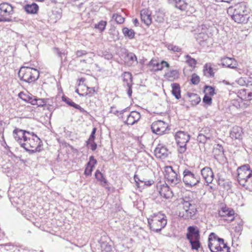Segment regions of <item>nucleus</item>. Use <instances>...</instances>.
<instances>
[{
	"label": "nucleus",
	"mask_w": 252,
	"mask_h": 252,
	"mask_svg": "<svg viewBox=\"0 0 252 252\" xmlns=\"http://www.w3.org/2000/svg\"><path fill=\"white\" fill-rule=\"evenodd\" d=\"M242 101L241 102L238 100L234 99L232 101V104L237 108H240L242 107Z\"/></svg>",
	"instance_id": "obj_54"
},
{
	"label": "nucleus",
	"mask_w": 252,
	"mask_h": 252,
	"mask_svg": "<svg viewBox=\"0 0 252 252\" xmlns=\"http://www.w3.org/2000/svg\"><path fill=\"white\" fill-rule=\"evenodd\" d=\"M0 11L2 16H10L14 13L13 7L7 2H3L0 4Z\"/></svg>",
	"instance_id": "obj_17"
},
{
	"label": "nucleus",
	"mask_w": 252,
	"mask_h": 252,
	"mask_svg": "<svg viewBox=\"0 0 252 252\" xmlns=\"http://www.w3.org/2000/svg\"><path fill=\"white\" fill-rule=\"evenodd\" d=\"M183 210L180 212L179 216L185 220L192 219L195 215L197 209L194 201L189 197H185L181 201Z\"/></svg>",
	"instance_id": "obj_2"
},
{
	"label": "nucleus",
	"mask_w": 252,
	"mask_h": 252,
	"mask_svg": "<svg viewBox=\"0 0 252 252\" xmlns=\"http://www.w3.org/2000/svg\"><path fill=\"white\" fill-rule=\"evenodd\" d=\"M205 91L206 92V94L210 95H213L215 94V89L211 86H206L205 87Z\"/></svg>",
	"instance_id": "obj_45"
},
{
	"label": "nucleus",
	"mask_w": 252,
	"mask_h": 252,
	"mask_svg": "<svg viewBox=\"0 0 252 252\" xmlns=\"http://www.w3.org/2000/svg\"><path fill=\"white\" fill-rule=\"evenodd\" d=\"M175 139L178 146V152L184 153L186 151V145L190 139L189 135L186 132L179 131L175 134Z\"/></svg>",
	"instance_id": "obj_11"
},
{
	"label": "nucleus",
	"mask_w": 252,
	"mask_h": 252,
	"mask_svg": "<svg viewBox=\"0 0 252 252\" xmlns=\"http://www.w3.org/2000/svg\"><path fill=\"white\" fill-rule=\"evenodd\" d=\"M245 100H251L252 99V92L249 91L247 93V96L245 97Z\"/></svg>",
	"instance_id": "obj_62"
},
{
	"label": "nucleus",
	"mask_w": 252,
	"mask_h": 252,
	"mask_svg": "<svg viewBox=\"0 0 252 252\" xmlns=\"http://www.w3.org/2000/svg\"><path fill=\"white\" fill-rule=\"evenodd\" d=\"M204 74L207 77H212L214 76V72L210 64H206L204 67Z\"/></svg>",
	"instance_id": "obj_32"
},
{
	"label": "nucleus",
	"mask_w": 252,
	"mask_h": 252,
	"mask_svg": "<svg viewBox=\"0 0 252 252\" xmlns=\"http://www.w3.org/2000/svg\"><path fill=\"white\" fill-rule=\"evenodd\" d=\"M248 92L249 90L246 89H241L239 91V94L241 95L240 101H242L243 100H245V97L247 96Z\"/></svg>",
	"instance_id": "obj_47"
},
{
	"label": "nucleus",
	"mask_w": 252,
	"mask_h": 252,
	"mask_svg": "<svg viewBox=\"0 0 252 252\" xmlns=\"http://www.w3.org/2000/svg\"><path fill=\"white\" fill-rule=\"evenodd\" d=\"M220 61L221 64L223 67L230 68H236L238 65L236 61L233 58L225 57L222 58Z\"/></svg>",
	"instance_id": "obj_18"
},
{
	"label": "nucleus",
	"mask_w": 252,
	"mask_h": 252,
	"mask_svg": "<svg viewBox=\"0 0 252 252\" xmlns=\"http://www.w3.org/2000/svg\"><path fill=\"white\" fill-rule=\"evenodd\" d=\"M94 139H95V135L91 134L89 139L86 142L87 145H89V142H94Z\"/></svg>",
	"instance_id": "obj_64"
},
{
	"label": "nucleus",
	"mask_w": 252,
	"mask_h": 252,
	"mask_svg": "<svg viewBox=\"0 0 252 252\" xmlns=\"http://www.w3.org/2000/svg\"><path fill=\"white\" fill-rule=\"evenodd\" d=\"M203 101L206 104L210 105L212 103V98L210 96L205 94L203 98Z\"/></svg>",
	"instance_id": "obj_51"
},
{
	"label": "nucleus",
	"mask_w": 252,
	"mask_h": 252,
	"mask_svg": "<svg viewBox=\"0 0 252 252\" xmlns=\"http://www.w3.org/2000/svg\"><path fill=\"white\" fill-rule=\"evenodd\" d=\"M95 177L98 181H100L103 184V186L107 184V180L104 178L103 174L99 170H97L95 172Z\"/></svg>",
	"instance_id": "obj_37"
},
{
	"label": "nucleus",
	"mask_w": 252,
	"mask_h": 252,
	"mask_svg": "<svg viewBox=\"0 0 252 252\" xmlns=\"http://www.w3.org/2000/svg\"><path fill=\"white\" fill-rule=\"evenodd\" d=\"M112 18L115 19V21L118 24H122L124 22L125 19L121 15L117 13L114 14L112 16Z\"/></svg>",
	"instance_id": "obj_41"
},
{
	"label": "nucleus",
	"mask_w": 252,
	"mask_h": 252,
	"mask_svg": "<svg viewBox=\"0 0 252 252\" xmlns=\"http://www.w3.org/2000/svg\"><path fill=\"white\" fill-rule=\"evenodd\" d=\"M54 52L58 55L59 57L61 58V60L62 62V58L63 56H65L67 54V52H65V51H61L60 50V49L58 48H54Z\"/></svg>",
	"instance_id": "obj_43"
},
{
	"label": "nucleus",
	"mask_w": 252,
	"mask_h": 252,
	"mask_svg": "<svg viewBox=\"0 0 252 252\" xmlns=\"http://www.w3.org/2000/svg\"><path fill=\"white\" fill-rule=\"evenodd\" d=\"M243 225V222L242 220H240V222H238L237 225L234 228V230L236 232L238 233H240L242 230V226Z\"/></svg>",
	"instance_id": "obj_48"
},
{
	"label": "nucleus",
	"mask_w": 252,
	"mask_h": 252,
	"mask_svg": "<svg viewBox=\"0 0 252 252\" xmlns=\"http://www.w3.org/2000/svg\"><path fill=\"white\" fill-rule=\"evenodd\" d=\"M123 81L126 83L127 86L131 85L132 75L130 72H125L123 74Z\"/></svg>",
	"instance_id": "obj_33"
},
{
	"label": "nucleus",
	"mask_w": 252,
	"mask_h": 252,
	"mask_svg": "<svg viewBox=\"0 0 252 252\" xmlns=\"http://www.w3.org/2000/svg\"><path fill=\"white\" fill-rule=\"evenodd\" d=\"M96 160L95 159H94V157L93 156H91L90 157V161L89 162L87 163L88 165H93V166L94 165V164H96Z\"/></svg>",
	"instance_id": "obj_59"
},
{
	"label": "nucleus",
	"mask_w": 252,
	"mask_h": 252,
	"mask_svg": "<svg viewBox=\"0 0 252 252\" xmlns=\"http://www.w3.org/2000/svg\"><path fill=\"white\" fill-rule=\"evenodd\" d=\"M89 145H87V146L90 147V149L92 151H94L97 148L96 144L94 142H89Z\"/></svg>",
	"instance_id": "obj_57"
},
{
	"label": "nucleus",
	"mask_w": 252,
	"mask_h": 252,
	"mask_svg": "<svg viewBox=\"0 0 252 252\" xmlns=\"http://www.w3.org/2000/svg\"><path fill=\"white\" fill-rule=\"evenodd\" d=\"M46 101L44 99L38 98L36 96L35 98L33 105H36L38 107L43 106L46 105Z\"/></svg>",
	"instance_id": "obj_40"
},
{
	"label": "nucleus",
	"mask_w": 252,
	"mask_h": 252,
	"mask_svg": "<svg viewBox=\"0 0 252 252\" xmlns=\"http://www.w3.org/2000/svg\"><path fill=\"white\" fill-rule=\"evenodd\" d=\"M237 181L240 186L244 185L250 177H252V170L249 165L239 167L237 170Z\"/></svg>",
	"instance_id": "obj_10"
},
{
	"label": "nucleus",
	"mask_w": 252,
	"mask_h": 252,
	"mask_svg": "<svg viewBox=\"0 0 252 252\" xmlns=\"http://www.w3.org/2000/svg\"><path fill=\"white\" fill-rule=\"evenodd\" d=\"M234 211L226 205L222 206L221 209L219 211V215L220 217H232L229 220L230 221L234 220L235 218L233 217L234 215Z\"/></svg>",
	"instance_id": "obj_16"
},
{
	"label": "nucleus",
	"mask_w": 252,
	"mask_h": 252,
	"mask_svg": "<svg viewBox=\"0 0 252 252\" xmlns=\"http://www.w3.org/2000/svg\"><path fill=\"white\" fill-rule=\"evenodd\" d=\"M190 81L194 85H197L200 82V78L196 74L194 73L192 75Z\"/></svg>",
	"instance_id": "obj_44"
},
{
	"label": "nucleus",
	"mask_w": 252,
	"mask_h": 252,
	"mask_svg": "<svg viewBox=\"0 0 252 252\" xmlns=\"http://www.w3.org/2000/svg\"><path fill=\"white\" fill-rule=\"evenodd\" d=\"M93 167V165H88L87 164V166L86 167L84 171L85 174L88 176L91 175L92 174Z\"/></svg>",
	"instance_id": "obj_49"
},
{
	"label": "nucleus",
	"mask_w": 252,
	"mask_h": 252,
	"mask_svg": "<svg viewBox=\"0 0 252 252\" xmlns=\"http://www.w3.org/2000/svg\"><path fill=\"white\" fill-rule=\"evenodd\" d=\"M28 132L26 130L21 129L19 128H15L13 131V136L15 140L18 142L21 146L23 144L25 141L27 139Z\"/></svg>",
	"instance_id": "obj_13"
},
{
	"label": "nucleus",
	"mask_w": 252,
	"mask_h": 252,
	"mask_svg": "<svg viewBox=\"0 0 252 252\" xmlns=\"http://www.w3.org/2000/svg\"><path fill=\"white\" fill-rule=\"evenodd\" d=\"M124 61L127 66H131L137 63V59L133 53L127 52L124 57Z\"/></svg>",
	"instance_id": "obj_22"
},
{
	"label": "nucleus",
	"mask_w": 252,
	"mask_h": 252,
	"mask_svg": "<svg viewBox=\"0 0 252 252\" xmlns=\"http://www.w3.org/2000/svg\"><path fill=\"white\" fill-rule=\"evenodd\" d=\"M143 183L144 184V185H146L147 186H151L154 183V182L153 180H150L146 181H144V182Z\"/></svg>",
	"instance_id": "obj_63"
},
{
	"label": "nucleus",
	"mask_w": 252,
	"mask_h": 252,
	"mask_svg": "<svg viewBox=\"0 0 252 252\" xmlns=\"http://www.w3.org/2000/svg\"><path fill=\"white\" fill-rule=\"evenodd\" d=\"M151 128L153 133L162 135L166 133L168 128V126L163 121H158L152 124Z\"/></svg>",
	"instance_id": "obj_12"
},
{
	"label": "nucleus",
	"mask_w": 252,
	"mask_h": 252,
	"mask_svg": "<svg viewBox=\"0 0 252 252\" xmlns=\"http://www.w3.org/2000/svg\"><path fill=\"white\" fill-rule=\"evenodd\" d=\"M165 13L161 10L156 11L154 15V18L155 21L159 23H162L165 21Z\"/></svg>",
	"instance_id": "obj_27"
},
{
	"label": "nucleus",
	"mask_w": 252,
	"mask_h": 252,
	"mask_svg": "<svg viewBox=\"0 0 252 252\" xmlns=\"http://www.w3.org/2000/svg\"><path fill=\"white\" fill-rule=\"evenodd\" d=\"M106 25V21L101 20L97 24H96L94 27L98 29L100 32H102L105 30Z\"/></svg>",
	"instance_id": "obj_39"
},
{
	"label": "nucleus",
	"mask_w": 252,
	"mask_h": 252,
	"mask_svg": "<svg viewBox=\"0 0 252 252\" xmlns=\"http://www.w3.org/2000/svg\"><path fill=\"white\" fill-rule=\"evenodd\" d=\"M101 249L102 251L105 252H110L111 251V246L107 242H102L100 245Z\"/></svg>",
	"instance_id": "obj_42"
},
{
	"label": "nucleus",
	"mask_w": 252,
	"mask_h": 252,
	"mask_svg": "<svg viewBox=\"0 0 252 252\" xmlns=\"http://www.w3.org/2000/svg\"><path fill=\"white\" fill-rule=\"evenodd\" d=\"M35 97V96H34L31 94H30L28 97L27 100H26V102H27L32 105H33Z\"/></svg>",
	"instance_id": "obj_53"
},
{
	"label": "nucleus",
	"mask_w": 252,
	"mask_h": 252,
	"mask_svg": "<svg viewBox=\"0 0 252 252\" xmlns=\"http://www.w3.org/2000/svg\"><path fill=\"white\" fill-rule=\"evenodd\" d=\"M208 248L211 252H229V248L224 243L223 239L211 233L208 238Z\"/></svg>",
	"instance_id": "obj_5"
},
{
	"label": "nucleus",
	"mask_w": 252,
	"mask_h": 252,
	"mask_svg": "<svg viewBox=\"0 0 252 252\" xmlns=\"http://www.w3.org/2000/svg\"><path fill=\"white\" fill-rule=\"evenodd\" d=\"M227 13L231 15L232 19L237 23H245L249 19L245 3H239L233 7H229Z\"/></svg>",
	"instance_id": "obj_1"
},
{
	"label": "nucleus",
	"mask_w": 252,
	"mask_h": 252,
	"mask_svg": "<svg viewBox=\"0 0 252 252\" xmlns=\"http://www.w3.org/2000/svg\"><path fill=\"white\" fill-rule=\"evenodd\" d=\"M187 238L189 241L192 250H198L200 247V231L195 226H190L188 227Z\"/></svg>",
	"instance_id": "obj_7"
},
{
	"label": "nucleus",
	"mask_w": 252,
	"mask_h": 252,
	"mask_svg": "<svg viewBox=\"0 0 252 252\" xmlns=\"http://www.w3.org/2000/svg\"><path fill=\"white\" fill-rule=\"evenodd\" d=\"M201 174L207 185L211 184L214 175L212 169L209 167H205L201 170Z\"/></svg>",
	"instance_id": "obj_15"
},
{
	"label": "nucleus",
	"mask_w": 252,
	"mask_h": 252,
	"mask_svg": "<svg viewBox=\"0 0 252 252\" xmlns=\"http://www.w3.org/2000/svg\"><path fill=\"white\" fill-rule=\"evenodd\" d=\"M154 152L158 158H165L168 155L167 149L160 145H158L156 148Z\"/></svg>",
	"instance_id": "obj_24"
},
{
	"label": "nucleus",
	"mask_w": 252,
	"mask_h": 252,
	"mask_svg": "<svg viewBox=\"0 0 252 252\" xmlns=\"http://www.w3.org/2000/svg\"><path fill=\"white\" fill-rule=\"evenodd\" d=\"M102 56L106 59L109 60L113 57L112 54L108 51H104L102 53Z\"/></svg>",
	"instance_id": "obj_52"
},
{
	"label": "nucleus",
	"mask_w": 252,
	"mask_h": 252,
	"mask_svg": "<svg viewBox=\"0 0 252 252\" xmlns=\"http://www.w3.org/2000/svg\"><path fill=\"white\" fill-rule=\"evenodd\" d=\"M148 65L150 68V69L151 71L161 70L163 69L164 66L167 67H169V63L164 61H162L161 62H158L154 60H151L149 62Z\"/></svg>",
	"instance_id": "obj_14"
},
{
	"label": "nucleus",
	"mask_w": 252,
	"mask_h": 252,
	"mask_svg": "<svg viewBox=\"0 0 252 252\" xmlns=\"http://www.w3.org/2000/svg\"><path fill=\"white\" fill-rule=\"evenodd\" d=\"M87 54V52L85 50H77L75 52V55L77 57H81L84 55H86Z\"/></svg>",
	"instance_id": "obj_55"
},
{
	"label": "nucleus",
	"mask_w": 252,
	"mask_h": 252,
	"mask_svg": "<svg viewBox=\"0 0 252 252\" xmlns=\"http://www.w3.org/2000/svg\"><path fill=\"white\" fill-rule=\"evenodd\" d=\"M185 58L187 59L186 62L189 64V66L191 67H194L196 64V61L194 59L192 58L189 55H186L185 56Z\"/></svg>",
	"instance_id": "obj_38"
},
{
	"label": "nucleus",
	"mask_w": 252,
	"mask_h": 252,
	"mask_svg": "<svg viewBox=\"0 0 252 252\" xmlns=\"http://www.w3.org/2000/svg\"><path fill=\"white\" fill-rule=\"evenodd\" d=\"M110 113L114 114V115H118V114L120 113V111L116 110V107L114 106H112L110 108V110L109 111Z\"/></svg>",
	"instance_id": "obj_60"
},
{
	"label": "nucleus",
	"mask_w": 252,
	"mask_h": 252,
	"mask_svg": "<svg viewBox=\"0 0 252 252\" xmlns=\"http://www.w3.org/2000/svg\"><path fill=\"white\" fill-rule=\"evenodd\" d=\"M214 131L211 130L209 127H204L202 130V134L206 136V138H208V139L210 140L213 138Z\"/></svg>",
	"instance_id": "obj_36"
},
{
	"label": "nucleus",
	"mask_w": 252,
	"mask_h": 252,
	"mask_svg": "<svg viewBox=\"0 0 252 252\" xmlns=\"http://www.w3.org/2000/svg\"><path fill=\"white\" fill-rule=\"evenodd\" d=\"M159 192L161 196L165 198H169L173 195L172 191L166 184H163L161 186Z\"/></svg>",
	"instance_id": "obj_23"
},
{
	"label": "nucleus",
	"mask_w": 252,
	"mask_h": 252,
	"mask_svg": "<svg viewBox=\"0 0 252 252\" xmlns=\"http://www.w3.org/2000/svg\"><path fill=\"white\" fill-rule=\"evenodd\" d=\"M223 152L222 146L220 144H217L216 146L214 148L213 151L214 158L217 159L219 157H220L223 155Z\"/></svg>",
	"instance_id": "obj_30"
},
{
	"label": "nucleus",
	"mask_w": 252,
	"mask_h": 252,
	"mask_svg": "<svg viewBox=\"0 0 252 252\" xmlns=\"http://www.w3.org/2000/svg\"><path fill=\"white\" fill-rule=\"evenodd\" d=\"M165 47L168 49V50L173 52L180 53L182 52V48L181 47L172 43L166 44L165 45Z\"/></svg>",
	"instance_id": "obj_35"
},
{
	"label": "nucleus",
	"mask_w": 252,
	"mask_h": 252,
	"mask_svg": "<svg viewBox=\"0 0 252 252\" xmlns=\"http://www.w3.org/2000/svg\"><path fill=\"white\" fill-rule=\"evenodd\" d=\"M148 221L150 229L156 232L160 231L167 224L166 217L161 212L154 214L148 219Z\"/></svg>",
	"instance_id": "obj_4"
},
{
	"label": "nucleus",
	"mask_w": 252,
	"mask_h": 252,
	"mask_svg": "<svg viewBox=\"0 0 252 252\" xmlns=\"http://www.w3.org/2000/svg\"><path fill=\"white\" fill-rule=\"evenodd\" d=\"M71 104V106L73 107L74 108L78 109L81 112H86L85 110L82 108L80 105L74 103H72Z\"/></svg>",
	"instance_id": "obj_56"
},
{
	"label": "nucleus",
	"mask_w": 252,
	"mask_h": 252,
	"mask_svg": "<svg viewBox=\"0 0 252 252\" xmlns=\"http://www.w3.org/2000/svg\"><path fill=\"white\" fill-rule=\"evenodd\" d=\"M141 21L147 26L152 23L151 12L147 9H144L140 11Z\"/></svg>",
	"instance_id": "obj_21"
},
{
	"label": "nucleus",
	"mask_w": 252,
	"mask_h": 252,
	"mask_svg": "<svg viewBox=\"0 0 252 252\" xmlns=\"http://www.w3.org/2000/svg\"><path fill=\"white\" fill-rule=\"evenodd\" d=\"M63 100L69 106H71L70 104H71L72 103H74V102H73L70 98L67 97H63Z\"/></svg>",
	"instance_id": "obj_61"
},
{
	"label": "nucleus",
	"mask_w": 252,
	"mask_h": 252,
	"mask_svg": "<svg viewBox=\"0 0 252 252\" xmlns=\"http://www.w3.org/2000/svg\"><path fill=\"white\" fill-rule=\"evenodd\" d=\"M122 31L125 36L127 37L129 39H132L134 37L135 32L133 30L125 27L123 29Z\"/></svg>",
	"instance_id": "obj_31"
},
{
	"label": "nucleus",
	"mask_w": 252,
	"mask_h": 252,
	"mask_svg": "<svg viewBox=\"0 0 252 252\" xmlns=\"http://www.w3.org/2000/svg\"><path fill=\"white\" fill-rule=\"evenodd\" d=\"M21 79L26 82L31 83L38 79L39 76V71L31 66H23L21 67L19 72Z\"/></svg>",
	"instance_id": "obj_6"
},
{
	"label": "nucleus",
	"mask_w": 252,
	"mask_h": 252,
	"mask_svg": "<svg viewBox=\"0 0 252 252\" xmlns=\"http://www.w3.org/2000/svg\"><path fill=\"white\" fill-rule=\"evenodd\" d=\"M29 94H30L29 93H24V92H20L18 96L23 100L26 101V100H27L28 97L29 95Z\"/></svg>",
	"instance_id": "obj_50"
},
{
	"label": "nucleus",
	"mask_w": 252,
	"mask_h": 252,
	"mask_svg": "<svg viewBox=\"0 0 252 252\" xmlns=\"http://www.w3.org/2000/svg\"><path fill=\"white\" fill-rule=\"evenodd\" d=\"M24 9L25 11L30 14H35L38 10V6L35 3L31 4H27L25 6Z\"/></svg>",
	"instance_id": "obj_28"
},
{
	"label": "nucleus",
	"mask_w": 252,
	"mask_h": 252,
	"mask_svg": "<svg viewBox=\"0 0 252 252\" xmlns=\"http://www.w3.org/2000/svg\"><path fill=\"white\" fill-rule=\"evenodd\" d=\"M164 176L167 182L170 185L174 186L180 183L181 179L179 173L173 169L171 166L165 167Z\"/></svg>",
	"instance_id": "obj_9"
},
{
	"label": "nucleus",
	"mask_w": 252,
	"mask_h": 252,
	"mask_svg": "<svg viewBox=\"0 0 252 252\" xmlns=\"http://www.w3.org/2000/svg\"><path fill=\"white\" fill-rule=\"evenodd\" d=\"M141 115L137 111H132L127 116L126 120L125 123L127 125H133L136 123L140 119Z\"/></svg>",
	"instance_id": "obj_19"
},
{
	"label": "nucleus",
	"mask_w": 252,
	"mask_h": 252,
	"mask_svg": "<svg viewBox=\"0 0 252 252\" xmlns=\"http://www.w3.org/2000/svg\"><path fill=\"white\" fill-rule=\"evenodd\" d=\"M175 3L176 7L181 9V10H184L186 9L187 6V3L184 0H174Z\"/></svg>",
	"instance_id": "obj_34"
},
{
	"label": "nucleus",
	"mask_w": 252,
	"mask_h": 252,
	"mask_svg": "<svg viewBox=\"0 0 252 252\" xmlns=\"http://www.w3.org/2000/svg\"><path fill=\"white\" fill-rule=\"evenodd\" d=\"M172 94L177 99L181 98V88L180 85L178 83H173L171 84Z\"/></svg>",
	"instance_id": "obj_25"
},
{
	"label": "nucleus",
	"mask_w": 252,
	"mask_h": 252,
	"mask_svg": "<svg viewBox=\"0 0 252 252\" xmlns=\"http://www.w3.org/2000/svg\"><path fill=\"white\" fill-rule=\"evenodd\" d=\"M183 182L186 187L192 188L197 186L200 182V178L188 169H185L183 173Z\"/></svg>",
	"instance_id": "obj_8"
},
{
	"label": "nucleus",
	"mask_w": 252,
	"mask_h": 252,
	"mask_svg": "<svg viewBox=\"0 0 252 252\" xmlns=\"http://www.w3.org/2000/svg\"><path fill=\"white\" fill-rule=\"evenodd\" d=\"M189 100L192 105L198 104L201 101V98L199 95L194 93H188Z\"/></svg>",
	"instance_id": "obj_26"
},
{
	"label": "nucleus",
	"mask_w": 252,
	"mask_h": 252,
	"mask_svg": "<svg viewBox=\"0 0 252 252\" xmlns=\"http://www.w3.org/2000/svg\"><path fill=\"white\" fill-rule=\"evenodd\" d=\"M165 77L169 81H172L178 78V71L177 70H170L165 74Z\"/></svg>",
	"instance_id": "obj_29"
},
{
	"label": "nucleus",
	"mask_w": 252,
	"mask_h": 252,
	"mask_svg": "<svg viewBox=\"0 0 252 252\" xmlns=\"http://www.w3.org/2000/svg\"><path fill=\"white\" fill-rule=\"evenodd\" d=\"M242 128L238 126H235L232 127L229 132L230 137L234 140H241L242 139L243 135Z\"/></svg>",
	"instance_id": "obj_20"
},
{
	"label": "nucleus",
	"mask_w": 252,
	"mask_h": 252,
	"mask_svg": "<svg viewBox=\"0 0 252 252\" xmlns=\"http://www.w3.org/2000/svg\"><path fill=\"white\" fill-rule=\"evenodd\" d=\"M197 139L198 141L202 143H205L209 140L208 138H206V136L201 133L198 134Z\"/></svg>",
	"instance_id": "obj_46"
},
{
	"label": "nucleus",
	"mask_w": 252,
	"mask_h": 252,
	"mask_svg": "<svg viewBox=\"0 0 252 252\" xmlns=\"http://www.w3.org/2000/svg\"><path fill=\"white\" fill-rule=\"evenodd\" d=\"M27 139L25 141L22 147L30 153L33 154L41 151L42 141L33 132H28Z\"/></svg>",
	"instance_id": "obj_3"
},
{
	"label": "nucleus",
	"mask_w": 252,
	"mask_h": 252,
	"mask_svg": "<svg viewBox=\"0 0 252 252\" xmlns=\"http://www.w3.org/2000/svg\"><path fill=\"white\" fill-rule=\"evenodd\" d=\"M134 179L136 185L137 186V187H139V182L142 183L144 182V180H141L140 179H139V177H138V176L136 175H134Z\"/></svg>",
	"instance_id": "obj_58"
}]
</instances>
